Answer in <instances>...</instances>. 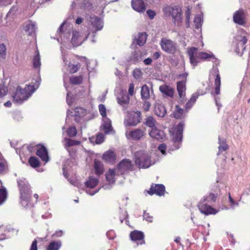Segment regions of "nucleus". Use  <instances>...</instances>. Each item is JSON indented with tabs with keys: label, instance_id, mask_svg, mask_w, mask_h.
<instances>
[{
	"label": "nucleus",
	"instance_id": "56",
	"mask_svg": "<svg viewBox=\"0 0 250 250\" xmlns=\"http://www.w3.org/2000/svg\"><path fill=\"white\" fill-rule=\"evenodd\" d=\"M142 71L139 69H135L133 71V76L136 79H139L142 77Z\"/></svg>",
	"mask_w": 250,
	"mask_h": 250
},
{
	"label": "nucleus",
	"instance_id": "60",
	"mask_svg": "<svg viewBox=\"0 0 250 250\" xmlns=\"http://www.w3.org/2000/svg\"><path fill=\"white\" fill-rule=\"evenodd\" d=\"M166 148H167V146L165 144H161L158 146L159 150L161 152V153H162V154L164 155H165L166 154Z\"/></svg>",
	"mask_w": 250,
	"mask_h": 250
},
{
	"label": "nucleus",
	"instance_id": "6",
	"mask_svg": "<svg viewBox=\"0 0 250 250\" xmlns=\"http://www.w3.org/2000/svg\"><path fill=\"white\" fill-rule=\"evenodd\" d=\"M163 12L166 16L172 17V21L175 26H179L182 21V10L177 5H166L163 8Z\"/></svg>",
	"mask_w": 250,
	"mask_h": 250
},
{
	"label": "nucleus",
	"instance_id": "22",
	"mask_svg": "<svg viewBox=\"0 0 250 250\" xmlns=\"http://www.w3.org/2000/svg\"><path fill=\"white\" fill-rule=\"evenodd\" d=\"M149 135L153 138L157 140H162L165 136V133L163 131L158 129L157 127L151 129V131L149 132Z\"/></svg>",
	"mask_w": 250,
	"mask_h": 250
},
{
	"label": "nucleus",
	"instance_id": "63",
	"mask_svg": "<svg viewBox=\"0 0 250 250\" xmlns=\"http://www.w3.org/2000/svg\"><path fill=\"white\" fill-rule=\"evenodd\" d=\"M71 93L69 91H67V96H66V102L68 105H71L73 103L72 98L70 97Z\"/></svg>",
	"mask_w": 250,
	"mask_h": 250
},
{
	"label": "nucleus",
	"instance_id": "16",
	"mask_svg": "<svg viewBox=\"0 0 250 250\" xmlns=\"http://www.w3.org/2000/svg\"><path fill=\"white\" fill-rule=\"evenodd\" d=\"M131 161L129 159L123 160L117 166L118 172L121 174H124L132 168Z\"/></svg>",
	"mask_w": 250,
	"mask_h": 250
},
{
	"label": "nucleus",
	"instance_id": "47",
	"mask_svg": "<svg viewBox=\"0 0 250 250\" xmlns=\"http://www.w3.org/2000/svg\"><path fill=\"white\" fill-rule=\"evenodd\" d=\"M6 55V47L5 44H0V60H5Z\"/></svg>",
	"mask_w": 250,
	"mask_h": 250
},
{
	"label": "nucleus",
	"instance_id": "32",
	"mask_svg": "<svg viewBox=\"0 0 250 250\" xmlns=\"http://www.w3.org/2000/svg\"><path fill=\"white\" fill-rule=\"evenodd\" d=\"M36 28V23L31 21H28L24 26L25 31L29 36L32 35L35 32Z\"/></svg>",
	"mask_w": 250,
	"mask_h": 250
},
{
	"label": "nucleus",
	"instance_id": "30",
	"mask_svg": "<svg viewBox=\"0 0 250 250\" xmlns=\"http://www.w3.org/2000/svg\"><path fill=\"white\" fill-rule=\"evenodd\" d=\"M160 91L163 94L169 97H172L174 94L173 88L167 85L164 84L159 87Z\"/></svg>",
	"mask_w": 250,
	"mask_h": 250
},
{
	"label": "nucleus",
	"instance_id": "14",
	"mask_svg": "<svg viewBox=\"0 0 250 250\" xmlns=\"http://www.w3.org/2000/svg\"><path fill=\"white\" fill-rule=\"evenodd\" d=\"M89 33L88 35L83 36V34L81 32L73 31L72 37L71 39V43L74 46H78L82 44V43L86 40Z\"/></svg>",
	"mask_w": 250,
	"mask_h": 250
},
{
	"label": "nucleus",
	"instance_id": "10",
	"mask_svg": "<svg viewBox=\"0 0 250 250\" xmlns=\"http://www.w3.org/2000/svg\"><path fill=\"white\" fill-rule=\"evenodd\" d=\"M91 24L90 25V30L92 33L93 38L91 40L92 43H95L96 40L95 37L96 33L99 30H101L103 27V22L100 19V18L93 16L90 17Z\"/></svg>",
	"mask_w": 250,
	"mask_h": 250
},
{
	"label": "nucleus",
	"instance_id": "28",
	"mask_svg": "<svg viewBox=\"0 0 250 250\" xmlns=\"http://www.w3.org/2000/svg\"><path fill=\"white\" fill-rule=\"evenodd\" d=\"M116 154L112 150H107L105 152L103 156V159L108 163H113L116 160Z\"/></svg>",
	"mask_w": 250,
	"mask_h": 250
},
{
	"label": "nucleus",
	"instance_id": "57",
	"mask_svg": "<svg viewBox=\"0 0 250 250\" xmlns=\"http://www.w3.org/2000/svg\"><path fill=\"white\" fill-rule=\"evenodd\" d=\"M96 138L95 143L100 144L102 143L104 140V135L103 134H99Z\"/></svg>",
	"mask_w": 250,
	"mask_h": 250
},
{
	"label": "nucleus",
	"instance_id": "51",
	"mask_svg": "<svg viewBox=\"0 0 250 250\" xmlns=\"http://www.w3.org/2000/svg\"><path fill=\"white\" fill-rule=\"evenodd\" d=\"M61 54L63 64L66 66L68 65L67 62H68L67 60L68 58V54L67 53V51L66 50L62 49Z\"/></svg>",
	"mask_w": 250,
	"mask_h": 250
},
{
	"label": "nucleus",
	"instance_id": "43",
	"mask_svg": "<svg viewBox=\"0 0 250 250\" xmlns=\"http://www.w3.org/2000/svg\"><path fill=\"white\" fill-rule=\"evenodd\" d=\"M7 192L5 188H0V206L2 205L6 201Z\"/></svg>",
	"mask_w": 250,
	"mask_h": 250
},
{
	"label": "nucleus",
	"instance_id": "55",
	"mask_svg": "<svg viewBox=\"0 0 250 250\" xmlns=\"http://www.w3.org/2000/svg\"><path fill=\"white\" fill-rule=\"evenodd\" d=\"M9 232L8 230H4V232H2V230L0 229V240H5L9 237V235L7 233Z\"/></svg>",
	"mask_w": 250,
	"mask_h": 250
},
{
	"label": "nucleus",
	"instance_id": "37",
	"mask_svg": "<svg viewBox=\"0 0 250 250\" xmlns=\"http://www.w3.org/2000/svg\"><path fill=\"white\" fill-rule=\"evenodd\" d=\"M62 246L61 241H52L48 245L47 250H59Z\"/></svg>",
	"mask_w": 250,
	"mask_h": 250
},
{
	"label": "nucleus",
	"instance_id": "18",
	"mask_svg": "<svg viewBox=\"0 0 250 250\" xmlns=\"http://www.w3.org/2000/svg\"><path fill=\"white\" fill-rule=\"evenodd\" d=\"M165 191V187L162 184H152L148 193L150 195L155 194L158 196H162Z\"/></svg>",
	"mask_w": 250,
	"mask_h": 250
},
{
	"label": "nucleus",
	"instance_id": "13",
	"mask_svg": "<svg viewBox=\"0 0 250 250\" xmlns=\"http://www.w3.org/2000/svg\"><path fill=\"white\" fill-rule=\"evenodd\" d=\"M98 183L99 179L98 178L93 176H90L88 179L85 182L86 187L87 188H90L89 189H87L86 190V193L92 196L97 193L100 189V188H96L94 190H91L90 189L94 188L97 185Z\"/></svg>",
	"mask_w": 250,
	"mask_h": 250
},
{
	"label": "nucleus",
	"instance_id": "15",
	"mask_svg": "<svg viewBox=\"0 0 250 250\" xmlns=\"http://www.w3.org/2000/svg\"><path fill=\"white\" fill-rule=\"evenodd\" d=\"M85 114L86 110L85 109L81 107H77L73 111L70 110L67 111L66 118L70 116H73L74 120L76 122H79L80 119L83 117L85 115Z\"/></svg>",
	"mask_w": 250,
	"mask_h": 250
},
{
	"label": "nucleus",
	"instance_id": "17",
	"mask_svg": "<svg viewBox=\"0 0 250 250\" xmlns=\"http://www.w3.org/2000/svg\"><path fill=\"white\" fill-rule=\"evenodd\" d=\"M130 237L132 241L136 243L137 245H142L145 243L144 234L142 231L137 230H134L130 233Z\"/></svg>",
	"mask_w": 250,
	"mask_h": 250
},
{
	"label": "nucleus",
	"instance_id": "25",
	"mask_svg": "<svg viewBox=\"0 0 250 250\" xmlns=\"http://www.w3.org/2000/svg\"><path fill=\"white\" fill-rule=\"evenodd\" d=\"M129 100V96L124 92H120L117 97L118 103L122 106L128 104Z\"/></svg>",
	"mask_w": 250,
	"mask_h": 250
},
{
	"label": "nucleus",
	"instance_id": "59",
	"mask_svg": "<svg viewBox=\"0 0 250 250\" xmlns=\"http://www.w3.org/2000/svg\"><path fill=\"white\" fill-rule=\"evenodd\" d=\"M106 236L109 239L112 240L115 237V233L113 230H110L106 232Z\"/></svg>",
	"mask_w": 250,
	"mask_h": 250
},
{
	"label": "nucleus",
	"instance_id": "46",
	"mask_svg": "<svg viewBox=\"0 0 250 250\" xmlns=\"http://www.w3.org/2000/svg\"><path fill=\"white\" fill-rule=\"evenodd\" d=\"M83 81L82 76H73L70 78V83L72 84H78L81 83Z\"/></svg>",
	"mask_w": 250,
	"mask_h": 250
},
{
	"label": "nucleus",
	"instance_id": "2",
	"mask_svg": "<svg viewBox=\"0 0 250 250\" xmlns=\"http://www.w3.org/2000/svg\"><path fill=\"white\" fill-rule=\"evenodd\" d=\"M216 198L217 195L211 193L204 196L198 205L200 212L206 215L217 213V211L212 207V205L215 202Z\"/></svg>",
	"mask_w": 250,
	"mask_h": 250
},
{
	"label": "nucleus",
	"instance_id": "7",
	"mask_svg": "<svg viewBox=\"0 0 250 250\" xmlns=\"http://www.w3.org/2000/svg\"><path fill=\"white\" fill-rule=\"evenodd\" d=\"M134 160L139 168H147L153 164L149 153L144 150L136 151L134 153Z\"/></svg>",
	"mask_w": 250,
	"mask_h": 250
},
{
	"label": "nucleus",
	"instance_id": "58",
	"mask_svg": "<svg viewBox=\"0 0 250 250\" xmlns=\"http://www.w3.org/2000/svg\"><path fill=\"white\" fill-rule=\"evenodd\" d=\"M229 202L230 204V208L234 209L235 206H238V203L235 201L233 199V198L231 197V196L229 193Z\"/></svg>",
	"mask_w": 250,
	"mask_h": 250
},
{
	"label": "nucleus",
	"instance_id": "12",
	"mask_svg": "<svg viewBox=\"0 0 250 250\" xmlns=\"http://www.w3.org/2000/svg\"><path fill=\"white\" fill-rule=\"evenodd\" d=\"M247 41L246 36H237L235 38L234 41V43L235 44V51L238 55H242L244 51L245 50V44Z\"/></svg>",
	"mask_w": 250,
	"mask_h": 250
},
{
	"label": "nucleus",
	"instance_id": "26",
	"mask_svg": "<svg viewBox=\"0 0 250 250\" xmlns=\"http://www.w3.org/2000/svg\"><path fill=\"white\" fill-rule=\"evenodd\" d=\"M213 70L214 71V73L216 75V78L215 80L214 94L216 95H218L220 93V85H221V77L219 74V70L217 67L215 68H213Z\"/></svg>",
	"mask_w": 250,
	"mask_h": 250
},
{
	"label": "nucleus",
	"instance_id": "53",
	"mask_svg": "<svg viewBox=\"0 0 250 250\" xmlns=\"http://www.w3.org/2000/svg\"><path fill=\"white\" fill-rule=\"evenodd\" d=\"M99 110L103 118L106 117V109L104 104H100L99 105Z\"/></svg>",
	"mask_w": 250,
	"mask_h": 250
},
{
	"label": "nucleus",
	"instance_id": "19",
	"mask_svg": "<svg viewBox=\"0 0 250 250\" xmlns=\"http://www.w3.org/2000/svg\"><path fill=\"white\" fill-rule=\"evenodd\" d=\"M132 8L136 11L143 13L146 10V5L144 0H131Z\"/></svg>",
	"mask_w": 250,
	"mask_h": 250
},
{
	"label": "nucleus",
	"instance_id": "61",
	"mask_svg": "<svg viewBox=\"0 0 250 250\" xmlns=\"http://www.w3.org/2000/svg\"><path fill=\"white\" fill-rule=\"evenodd\" d=\"M144 219L149 222H152V216H150L148 213H146V211H144L143 215Z\"/></svg>",
	"mask_w": 250,
	"mask_h": 250
},
{
	"label": "nucleus",
	"instance_id": "45",
	"mask_svg": "<svg viewBox=\"0 0 250 250\" xmlns=\"http://www.w3.org/2000/svg\"><path fill=\"white\" fill-rule=\"evenodd\" d=\"M66 143L64 144V147L67 148L68 147L78 145L80 144V141L71 140L70 139H64Z\"/></svg>",
	"mask_w": 250,
	"mask_h": 250
},
{
	"label": "nucleus",
	"instance_id": "9",
	"mask_svg": "<svg viewBox=\"0 0 250 250\" xmlns=\"http://www.w3.org/2000/svg\"><path fill=\"white\" fill-rule=\"evenodd\" d=\"M72 29V26L71 25H67L66 22L64 21L58 28L57 35L62 41H68Z\"/></svg>",
	"mask_w": 250,
	"mask_h": 250
},
{
	"label": "nucleus",
	"instance_id": "8",
	"mask_svg": "<svg viewBox=\"0 0 250 250\" xmlns=\"http://www.w3.org/2000/svg\"><path fill=\"white\" fill-rule=\"evenodd\" d=\"M162 50L165 52L174 54L176 51V43L170 39L163 38L160 42Z\"/></svg>",
	"mask_w": 250,
	"mask_h": 250
},
{
	"label": "nucleus",
	"instance_id": "5",
	"mask_svg": "<svg viewBox=\"0 0 250 250\" xmlns=\"http://www.w3.org/2000/svg\"><path fill=\"white\" fill-rule=\"evenodd\" d=\"M184 125V123L181 122L177 125L172 127L170 131V144L173 146L171 148L172 150L179 148L181 145Z\"/></svg>",
	"mask_w": 250,
	"mask_h": 250
},
{
	"label": "nucleus",
	"instance_id": "42",
	"mask_svg": "<svg viewBox=\"0 0 250 250\" xmlns=\"http://www.w3.org/2000/svg\"><path fill=\"white\" fill-rule=\"evenodd\" d=\"M115 172L113 169H109L108 172L105 174L106 180L111 183L115 181Z\"/></svg>",
	"mask_w": 250,
	"mask_h": 250
},
{
	"label": "nucleus",
	"instance_id": "44",
	"mask_svg": "<svg viewBox=\"0 0 250 250\" xmlns=\"http://www.w3.org/2000/svg\"><path fill=\"white\" fill-rule=\"evenodd\" d=\"M28 162L30 166L34 168L38 167L40 165L39 159L34 156L30 157Z\"/></svg>",
	"mask_w": 250,
	"mask_h": 250
},
{
	"label": "nucleus",
	"instance_id": "38",
	"mask_svg": "<svg viewBox=\"0 0 250 250\" xmlns=\"http://www.w3.org/2000/svg\"><path fill=\"white\" fill-rule=\"evenodd\" d=\"M146 41V33H140L138 35V38L137 39V43L139 46H143Z\"/></svg>",
	"mask_w": 250,
	"mask_h": 250
},
{
	"label": "nucleus",
	"instance_id": "36",
	"mask_svg": "<svg viewBox=\"0 0 250 250\" xmlns=\"http://www.w3.org/2000/svg\"><path fill=\"white\" fill-rule=\"evenodd\" d=\"M203 22V14L196 15L194 19V24L195 28L196 29H199L201 28L202 23Z\"/></svg>",
	"mask_w": 250,
	"mask_h": 250
},
{
	"label": "nucleus",
	"instance_id": "20",
	"mask_svg": "<svg viewBox=\"0 0 250 250\" xmlns=\"http://www.w3.org/2000/svg\"><path fill=\"white\" fill-rule=\"evenodd\" d=\"M177 90L180 100L184 102L186 100V81H181L177 82Z\"/></svg>",
	"mask_w": 250,
	"mask_h": 250
},
{
	"label": "nucleus",
	"instance_id": "41",
	"mask_svg": "<svg viewBox=\"0 0 250 250\" xmlns=\"http://www.w3.org/2000/svg\"><path fill=\"white\" fill-rule=\"evenodd\" d=\"M33 66L36 68H39L41 66V59L39 55V52L38 50L36 51V55H35L33 59Z\"/></svg>",
	"mask_w": 250,
	"mask_h": 250
},
{
	"label": "nucleus",
	"instance_id": "33",
	"mask_svg": "<svg viewBox=\"0 0 250 250\" xmlns=\"http://www.w3.org/2000/svg\"><path fill=\"white\" fill-rule=\"evenodd\" d=\"M145 124L148 127L153 129L159 125L158 122L151 116H147L146 119Z\"/></svg>",
	"mask_w": 250,
	"mask_h": 250
},
{
	"label": "nucleus",
	"instance_id": "21",
	"mask_svg": "<svg viewBox=\"0 0 250 250\" xmlns=\"http://www.w3.org/2000/svg\"><path fill=\"white\" fill-rule=\"evenodd\" d=\"M245 15L243 10H239L236 11L233 16V20L235 23L239 25H244L245 23Z\"/></svg>",
	"mask_w": 250,
	"mask_h": 250
},
{
	"label": "nucleus",
	"instance_id": "27",
	"mask_svg": "<svg viewBox=\"0 0 250 250\" xmlns=\"http://www.w3.org/2000/svg\"><path fill=\"white\" fill-rule=\"evenodd\" d=\"M142 59V54L141 53L134 51L128 57L127 62L132 63L136 64L140 62Z\"/></svg>",
	"mask_w": 250,
	"mask_h": 250
},
{
	"label": "nucleus",
	"instance_id": "11",
	"mask_svg": "<svg viewBox=\"0 0 250 250\" xmlns=\"http://www.w3.org/2000/svg\"><path fill=\"white\" fill-rule=\"evenodd\" d=\"M141 115V112L139 111H128L125 119L124 124L126 126H135L140 122Z\"/></svg>",
	"mask_w": 250,
	"mask_h": 250
},
{
	"label": "nucleus",
	"instance_id": "34",
	"mask_svg": "<svg viewBox=\"0 0 250 250\" xmlns=\"http://www.w3.org/2000/svg\"><path fill=\"white\" fill-rule=\"evenodd\" d=\"M141 95L142 99L146 101L150 97V90L149 87L145 84L141 87Z\"/></svg>",
	"mask_w": 250,
	"mask_h": 250
},
{
	"label": "nucleus",
	"instance_id": "39",
	"mask_svg": "<svg viewBox=\"0 0 250 250\" xmlns=\"http://www.w3.org/2000/svg\"><path fill=\"white\" fill-rule=\"evenodd\" d=\"M94 168L95 170L98 175H100L103 172V166L102 163L97 160L94 161Z\"/></svg>",
	"mask_w": 250,
	"mask_h": 250
},
{
	"label": "nucleus",
	"instance_id": "64",
	"mask_svg": "<svg viewBox=\"0 0 250 250\" xmlns=\"http://www.w3.org/2000/svg\"><path fill=\"white\" fill-rule=\"evenodd\" d=\"M134 84L133 83H130L128 89V94L130 96H132L134 94Z\"/></svg>",
	"mask_w": 250,
	"mask_h": 250
},
{
	"label": "nucleus",
	"instance_id": "23",
	"mask_svg": "<svg viewBox=\"0 0 250 250\" xmlns=\"http://www.w3.org/2000/svg\"><path fill=\"white\" fill-rule=\"evenodd\" d=\"M36 155H38L42 161L45 163L47 162L49 160L47 149L44 146H42L40 148L37 149Z\"/></svg>",
	"mask_w": 250,
	"mask_h": 250
},
{
	"label": "nucleus",
	"instance_id": "62",
	"mask_svg": "<svg viewBox=\"0 0 250 250\" xmlns=\"http://www.w3.org/2000/svg\"><path fill=\"white\" fill-rule=\"evenodd\" d=\"M146 13H147L148 16L149 17V18L151 20L153 19L154 17L156 15L155 12L154 11L150 10V9L147 10Z\"/></svg>",
	"mask_w": 250,
	"mask_h": 250
},
{
	"label": "nucleus",
	"instance_id": "52",
	"mask_svg": "<svg viewBox=\"0 0 250 250\" xmlns=\"http://www.w3.org/2000/svg\"><path fill=\"white\" fill-rule=\"evenodd\" d=\"M8 92V88L4 84H0V98L5 96Z\"/></svg>",
	"mask_w": 250,
	"mask_h": 250
},
{
	"label": "nucleus",
	"instance_id": "48",
	"mask_svg": "<svg viewBox=\"0 0 250 250\" xmlns=\"http://www.w3.org/2000/svg\"><path fill=\"white\" fill-rule=\"evenodd\" d=\"M184 113V110L179 107L178 105L176 106V110L174 112V117L176 119L181 118Z\"/></svg>",
	"mask_w": 250,
	"mask_h": 250
},
{
	"label": "nucleus",
	"instance_id": "29",
	"mask_svg": "<svg viewBox=\"0 0 250 250\" xmlns=\"http://www.w3.org/2000/svg\"><path fill=\"white\" fill-rule=\"evenodd\" d=\"M130 137L134 140H139L144 135V131L141 129H136L129 133Z\"/></svg>",
	"mask_w": 250,
	"mask_h": 250
},
{
	"label": "nucleus",
	"instance_id": "31",
	"mask_svg": "<svg viewBox=\"0 0 250 250\" xmlns=\"http://www.w3.org/2000/svg\"><path fill=\"white\" fill-rule=\"evenodd\" d=\"M199 96V93L198 92H197L192 94L190 99L188 101V102L186 103L185 105V110L187 112H188V110L191 108V107L196 102L197 99L198 98Z\"/></svg>",
	"mask_w": 250,
	"mask_h": 250
},
{
	"label": "nucleus",
	"instance_id": "3",
	"mask_svg": "<svg viewBox=\"0 0 250 250\" xmlns=\"http://www.w3.org/2000/svg\"><path fill=\"white\" fill-rule=\"evenodd\" d=\"M187 53L189 58L190 63L193 68L203 61L215 59L212 53L199 52L198 48L195 47L188 48Z\"/></svg>",
	"mask_w": 250,
	"mask_h": 250
},
{
	"label": "nucleus",
	"instance_id": "1",
	"mask_svg": "<svg viewBox=\"0 0 250 250\" xmlns=\"http://www.w3.org/2000/svg\"><path fill=\"white\" fill-rule=\"evenodd\" d=\"M39 82L36 81L34 85H28L23 89L19 86L12 97L14 102L17 104H21L24 101L27 100L39 87Z\"/></svg>",
	"mask_w": 250,
	"mask_h": 250
},
{
	"label": "nucleus",
	"instance_id": "54",
	"mask_svg": "<svg viewBox=\"0 0 250 250\" xmlns=\"http://www.w3.org/2000/svg\"><path fill=\"white\" fill-rule=\"evenodd\" d=\"M77 133V130L75 126H71L67 130V134L70 137H74Z\"/></svg>",
	"mask_w": 250,
	"mask_h": 250
},
{
	"label": "nucleus",
	"instance_id": "49",
	"mask_svg": "<svg viewBox=\"0 0 250 250\" xmlns=\"http://www.w3.org/2000/svg\"><path fill=\"white\" fill-rule=\"evenodd\" d=\"M191 11L189 7H187V9L185 12L186 16V25L187 27H189L190 26V20Z\"/></svg>",
	"mask_w": 250,
	"mask_h": 250
},
{
	"label": "nucleus",
	"instance_id": "4",
	"mask_svg": "<svg viewBox=\"0 0 250 250\" xmlns=\"http://www.w3.org/2000/svg\"><path fill=\"white\" fill-rule=\"evenodd\" d=\"M18 185L20 192L21 204L24 208L32 207L30 204L31 191L28 182L25 179H18Z\"/></svg>",
	"mask_w": 250,
	"mask_h": 250
},
{
	"label": "nucleus",
	"instance_id": "24",
	"mask_svg": "<svg viewBox=\"0 0 250 250\" xmlns=\"http://www.w3.org/2000/svg\"><path fill=\"white\" fill-rule=\"evenodd\" d=\"M103 124L101 128L104 131L105 133H109L112 130L111 125V121L107 117L103 118Z\"/></svg>",
	"mask_w": 250,
	"mask_h": 250
},
{
	"label": "nucleus",
	"instance_id": "50",
	"mask_svg": "<svg viewBox=\"0 0 250 250\" xmlns=\"http://www.w3.org/2000/svg\"><path fill=\"white\" fill-rule=\"evenodd\" d=\"M67 66L69 68V71L71 73H76V72L78 71V69L80 68L78 63L71 64L70 62H69Z\"/></svg>",
	"mask_w": 250,
	"mask_h": 250
},
{
	"label": "nucleus",
	"instance_id": "35",
	"mask_svg": "<svg viewBox=\"0 0 250 250\" xmlns=\"http://www.w3.org/2000/svg\"><path fill=\"white\" fill-rule=\"evenodd\" d=\"M155 114L159 117H163L166 114V109L164 105L157 104L155 107Z\"/></svg>",
	"mask_w": 250,
	"mask_h": 250
},
{
	"label": "nucleus",
	"instance_id": "40",
	"mask_svg": "<svg viewBox=\"0 0 250 250\" xmlns=\"http://www.w3.org/2000/svg\"><path fill=\"white\" fill-rule=\"evenodd\" d=\"M219 146H218L219 152L218 153V155L220 153H222L223 151H226L228 148V146L226 144V142L223 140L222 141L221 140V138L219 137Z\"/></svg>",
	"mask_w": 250,
	"mask_h": 250
}]
</instances>
